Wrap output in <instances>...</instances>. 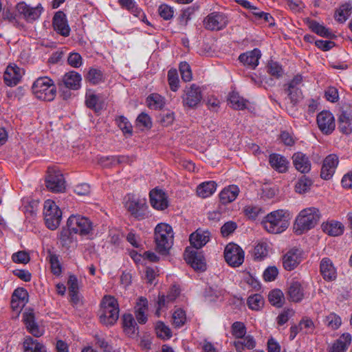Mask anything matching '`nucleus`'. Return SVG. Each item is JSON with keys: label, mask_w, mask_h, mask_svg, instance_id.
Listing matches in <instances>:
<instances>
[{"label": "nucleus", "mask_w": 352, "mask_h": 352, "mask_svg": "<svg viewBox=\"0 0 352 352\" xmlns=\"http://www.w3.org/2000/svg\"><path fill=\"white\" fill-rule=\"evenodd\" d=\"M119 305L115 297L104 296L100 302V321L104 325L114 324L119 318Z\"/></svg>", "instance_id": "obj_1"}, {"label": "nucleus", "mask_w": 352, "mask_h": 352, "mask_svg": "<svg viewBox=\"0 0 352 352\" xmlns=\"http://www.w3.org/2000/svg\"><path fill=\"white\" fill-rule=\"evenodd\" d=\"M156 250L162 255L168 253L173 244V232L170 226L160 223L155 228Z\"/></svg>", "instance_id": "obj_2"}, {"label": "nucleus", "mask_w": 352, "mask_h": 352, "mask_svg": "<svg viewBox=\"0 0 352 352\" xmlns=\"http://www.w3.org/2000/svg\"><path fill=\"white\" fill-rule=\"evenodd\" d=\"M319 210L314 207L307 208L300 211L294 224L295 232L301 234L313 228L320 219Z\"/></svg>", "instance_id": "obj_3"}, {"label": "nucleus", "mask_w": 352, "mask_h": 352, "mask_svg": "<svg viewBox=\"0 0 352 352\" xmlns=\"http://www.w3.org/2000/svg\"><path fill=\"white\" fill-rule=\"evenodd\" d=\"M32 89L38 99L44 101H52L56 95V86L47 76L38 78L33 83Z\"/></svg>", "instance_id": "obj_4"}, {"label": "nucleus", "mask_w": 352, "mask_h": 352, "mask_svg": "<svg viewBox=\"0 0 352 352\" xmlns=\"http://www.w3.org/2000/svg\"><path fill=\"white\" fill-rule=\"evenodd\" d=\"M264 228L270 233L278 234L285 230L289 222L282 210H276L268 214L262 221Z\"/></svg>", "instance_id": "obj_5"}, {"label": "nucleus", "mask_w": 352, "mask_h": 352, "mask_svg": "<svg viewBox=\"0 0 352 352\" xmlns=\"http://www.w3.org/2000/svg\"><path fill=\"white\" fill-rule=\"evenodd\" d=\"M43 216L46 226L54 230L60 223L62 211L54 201L47 199L44 203Z\"/></svg>", "instance_id": "obj_6"}, {"label": "nucleus", "mask_w": 352, "mask_h": 352, "mask_svg": "<svg viewBox=\"0 0 352 352\" xmlns=\"http://www.w3.org/2000/svg\"><path fill=\"white\" fill-rule=\"evenodd\" d=\"M68 227L75 234L80 236H86L91 233L93 230V223L91 220L81 215H71L67 221Z\"/></svg>", "instance_id": "obj_7"}, {"label": "nucleus", "mask_w": 352, "mask_h": 352, "mask_svg": "<svg viewBox=\"0 0 352 352\" xmlns=\"http://www.w3.org/2000/svg\"><path fill=\"white\" fill-rule=\"evenodd\" d=\"M228 16L221 12H213L209 14L204 20L206 29L211 31H219L228 24Z\"/></svg>", "instance_id": "obj_8"}, {"label": "nucleus", "mask_w": 352, "mask_h": 352, "mask_svg": "<svg viewBox=\"0 0 352 352\" xmlns=\"http://www.w3.org/2000/svg\"><path fill=\"white\" fill-rule=\"evenodd\" d=\"M224 257L229 265L239 267L244 261V252L238 245L230 243L225 248Z\"/></svg>", "instance_id": "obj_9"}, {"label": "nucleus", "mask_w": 352, "mask_h": 352, "mask_svg": "<svg viewBox=\"0 0 352 352\" xmlns=\"http://www.w3.org/2000/svg\"><path fill=\"white\" fill-rule=\"evenodd\" d=\"M182 98L184 106L190 108L196 107L202 100V93L200 87L195 84L186 86L184 89Z\"/></svg>", "instance_id": "obj_10"}, {"label": "nucleus", "mask_w": 352, "mask_h": 352, "mask_svg": "<svg viewBox=\"0 0 352 352\" xmlns=\"http://www.w3.org/2000/svg\"><path fill=\"white\" fill-rule=\"evenodd\" d=\"M46 187L54 192H60L65 190V180L60 170L49 168L45 179Z\"/></svg>", "instance_id": "obj_11"}, {"label": "nucleus", "mask_w": 352, "mask_h": 352, "mask_svg": "<svg viewBox=\"0 0 352 352\" xmlns=\"http://www.w3.org/2000/svg\"><path fill=\"white\" fill-rule=\"evenodd\" d=\"M16 9L19 14L29 23L37 20L43 12L41 4L39 3L36 7H32L23 1L17 3Z\"/></svg>", "instance_id": "obj_12"}, {"label": "nucleus", "mask_w": 352, "mask_h": 352, "mask_svg": "<svg viewBox=\"0 0 352 352\" xmlns=\"http://www.w3.org/2000/svg\"><path fill=\"white\" fill-rule=\"evenodd\" d=\"M285 86L287 87L285 91L287 94L291 104L294 107L302 98V93L301 91L302 77L300 75L295 76Z\"/></svg>", "instance_id": "obj_13"}, {"label": "nucleus", "mask_w": 352, "mask_h": 352, "mask_svg": "<svg viewBox=\"0 0 352 352\" xmlns=\"http://www.w3.org/2000/svg\"><path fill=\"white\" fill-rule=\"evenodd\" d=\"M186 263L196 271L204 272L206 269L205 258L201 252L186 248L184 254Z\"/></svg>", "instance_id": "obj_14"}, {"label": "nucleus", "mask_w": 352, "mask_h": 352, "mask_svg": "<svg viewBox=\"0 0 352 352\" xmlns=\"http://www.w3.org/2000/svg\"><path fill=\"white\" fill-rule=\"evenodd\" d=\"M316 121L320 131L324 135H330L335 130V118L329 111L320 112L317 115Z\"/></svg>", "instance_id": "obj_15"}, {"label": "nucleus", "mask_w": 352, "mask_h": 352, "mask_svg": "<svg viewBox=\"0 0 352 352\" xmlns=\"http://www.w3.org/2000/svg\"><path fill=\"white\" fill-rule=\"evenodd\" d=\"M124 206L131 215L139 219L144 217L146 210L148 208L146 199H135L133 197L129 198Z\"/></svg>", "instance_id": "obj_16"}, {"label": "nucleus", "mask_w": 352, "mask_h": 352, "mask_svg": "<svg viewBox=\"0 0 352 352\" xmlns=\"http://www.w3.org/2000/svg\"><path fill=\"white\" fill-rule=\"evenodd\" d=\"M338 129L346 135H349L352 132V107L347 106L343 108L338 116Z\"/></svg>", "instance_id": "obj_17"}, {"label": "nucleus", "mask_w": 352, "mask_h": 352, "mask_svg": "<svg viewBox=\"0 0 352 352\" xmlns=\"http://www.w3.org/2000/svg\"><path fill=\"white\" fill-rule=\"evenodd\" d=\"M302 260V251L297 248L289 250L283 258V265L286 270L291 271L296 268Z\"/></svg>", "instance_id": "obj_18"}, {"label": "nucleus", "mask_w": 352, "mask_h": 352, "mask_svg": "<svg viewBox=\"0 0 352 352\" xmlns=\"http://www.w3.org/2000/svg\"><path fill=\"white\" fill-rule=\"evenodd\" d=\"M339 160L336 155H329L323 161L320 176L322 179L328 180L333 175Z\"/></svg>", "instance_id": "obj_19"}, {"label": "nucleus", "mask_w": 352, "mask_h": 352, "mask_svg": "<svg viewBox=\"0 0 352 352\" xmlns=\"http://www.w3.org/2000/svg\"><path fill=\"white\" fill-rule=\"evenodd\" d=\"M54 30L63 36H68L70 33V28L67 23L66 15L62 11L56 12L52 21Z\"/></svg>", "instance_id": "obj_20"}, {"label": "nucleus", "mask_w": 352, "mask_h": 352, "mask_svg": "<svg viewBox=\"0 0 352 352\" xmlns=\"http://www.w3.org/2000/svg\"><path fill=\"white\" fill-rule=\"evenodd\" d=\"M151 205L156 210H163L168 206L167 197L164 191L155 188L149 193Z\"/></svg>", "instance_id": "obj_21"}, {"label": "nucleus", "mask_w": 352, "mask_h": 352, "mask_svg": "<svg viewBox=\"0 0 352 352\" xmlns=\"http://www.w3.org/2000/svg\"><path fill=\"white\" fill-rule=\"evenodd\" d=\"M261 56V51L255 48L253 50L241 54L239 56V60L245 66L254 69L258 65V60Z\"/></svg>", "instance_id": "obj_22"}, {"label": "nucleus", "mask_w": 352, "mask_h": 352, "mask_svg": "<svg viewBox=\"0 0 352 352\" xmlns=\"http://www.w3.org/2000/svg\"><path fill=\"white\" fill-rule=\"evenodd\" d=\"M292 160L296 169L301 173H309L311 170V162L309 157L303 153H295L292 156Z\"/></svg>", "instance_id": "obj_23"}, {"label": "nucleus", "mask_w": 352, "mask_h": 352, "mask_svg": "<svg viewBox=\"0 0 352 352\" xmlns=\"http://www.w3.org/2000/svg\"><path fill=\"white\" fill-rule=\"evenodd\" d=\"M210 234L208 230H197L190 236V244L197 250L204 246L210 240Z\"/></svg>", "instance_id": "obj_24"}, {"label": "nucleus", "mask_w": 352, "mask_h": 352, "mask_svg": "<svg viewBox=\"0 0 352 352\" xmlns=\"http://www.w3.org/2000/svg\"><path fill=\"white\" fill-rule=\"evenodd\" d=\"M289 300L294 302H299L305 297V288L298 281H293L288 288Z\"/></svg>", "instance_id": "obj_25"}, {"label": "nucleus", "mask_w": 352, "mask_h": 352, "mask_svg": "<svg viewBox=\"0 0 352 352\" xmlns=\"http://www.w3.org/2000/svg\"><path fill=\"white\" fill-rule=\"evenodd\" d=\"M23 318L26 327L31 334L35 337H40L43 334V330L35 322L34 314L32 311L25 312Z\"/></svg>", "instance_id": "obj_26"}, {"label": "nucleus", "mask_w": 352, "mask_h": 352, "mask_svg": "<svg viewBox=\"0 0 352 352\" xmlns=\"http://www.w3.org/2000/svg\"><path fill=\"white\" fill-rule=\"evenodd\" d=\"M320 272L326 280H333L336 278V270L329 258H324L320 261Z\"/></svg>", "instance_id": "obj_27"}, {"label": "nucleus", "mask_w": 352, "mask_h": 352, "mask_svg": "<svg viewBox=\"0 0 352 352\" xmlns=\"http://www.w3.org/2000/svg\"><path fill=\"white\" fill-rule=\"evenodd\" d=\"M239 193V188L236 185H230L224 188L219 193L221 204L226 205L236 199Z\"/></svg>", "instance_id": "obj_28"}, {"label": "nucleus", "mask_w": 352, "mask_h": 352, "mask_svg": "<svg viewBox=\"0 0 352 352\" xmlns=\"http://www.w3.org/2000/svg\"><path fill=\"white\" fill-rule=\"evenodd\" d=\"M21 78L20 69L16 66H8L3 74L4 82L8 86L17 85Z\"/></svg>", "instance_id": "obj_29"}, {"label": "nucleus", "mask_w": 352, "mask_h": 352, "mask_svg": "<svg viewBox=\"0 0 352 352\" xmlns=\"http://www.w3.org/2000/svg\"><path fill=\"white\" fill-rule=\"evenodd\" d=\"M122 324L124 331L126 335L131 337L138 335V327L132 314H124L122 316Z\"/></svg>", "instance_id": "obj_30"}, {"label": "nucleus", "mask_w": 352, "mask_h": 352, "mask_svg": "<svg viewBox=\"0 0 352 352\" xmlns=\"http://www.w3.org/2000/svg\"><path fill=\"white\" fill-rule=\"evenodd\" d=\"M81 76L78 72L72 71L68 72L63 77V82L67 88L76 90L80 87Z\"/></svg>", "instance_id": "obj_31"}, {"label": "nucleus", "mask_w": 352, "mask_h": 352, "mask_svg": "<svg viewBox=\"0 0 352 352\" xmlns=\"http://www.w3.org/2000/svg\"><path fill=\"white\" fill-rule=\"evenodd\" d=\"M269 162L271 166L279 173H285L287 170L288 162L279 154H271Z\"/></svg>", "instance_id": "obj_32"}, {"label": "nucleus", "mask_w": 352, "mask_h": 352, "mask_svg": "<svg viewBox=\"0 0 352 352\" xmlns=\"http://www.w3.org/2000/svg\"><path fill=\"white\" fill-rule=\"evenodd\" d=\"M351 342V336L348 333H343L333 344L331 352H346Z\"/></svg>", "instance_id": "obj_33"}, {"label": "nucleus", "mask_w": 352, "mask_h": 352, "mask_svg": "<svg viewBox=\"0 0 352 352\" xmlns=\"http://www.w3.org/2000/svg\"><path fill=\"white\" fill-rule=\"evenodd\" d=\"M217 189V184L214 181L205 182L197 187V195L201 198L211 196Z\"/></svg>", "instance_id": "obj_34"}, {"label": "nucleus", "mask_w": 352, "mask_h": 352, "mask_svg": "<svg viewBox=\"0 0 352 352\" xmlns=\"http://www.w3.org/2000/svg\"><path fill=\"white\" fill-rule=\"evenodd\" d=\"M239 339L234 342V346L237 352H242L245 349H252L256 346V341L253 336L250 335H245L243 338H239Z\"/></svg>", "instance_id": "obj_35"}, {"label": "nucleus", "mask_w": 352, "mask_h": 352, "mask_svg": "<svg viewBox=\"0 0 352 352\" xmlns=\"http://www.w3.org/2000/svg\"><path fill=\"white\" fill-rule=\"evenodd\" d=\"M323 231L330 236H337L344 232V226L338 221H331L322 225Z\"/></svg>", "instance_id": "obj_36"}, {"label": "nucleus", "mask_w": 352, "mask_h": 352, "mask_svg": "<svg viewBox=\"0 0 352 352\" xmlns=\"http://www.w3.org/2000/svg\"><path fill=\"white\" fill-rule=\"evenodd\" d=\"M24 352H46L45 346L37 340L27 337L23 342Z\"/></svg>", "instance_id": "obj_37"}, {"label": "nucleus", "mask_w": 352, "mask_h": 352, "mask_svg": "<svg viewBox=\"0 0 352 352\" xmlns=\"http://www.w3.org/2000/svg\"><path fill=\"white\" fill-rule=\"evenodd\" d=\"M120 5L130 11L134 16L142 18V21H144L146 18L144 12L140 9L135 2L133 0H119Z\"/></svg>", "instance_id": "obj_38"}, {"label": "nucleus", "mask_w": 352, "mask_h": 352, "mask_svg": "<svg viewBox=\"0 0 352 352\" xmlns=\"http://www.w3.org/2000/svg\"><path fill=\"white\" fill-rule=\"evenodd\" d=\"M85 79L91 85H98L104 81V76L101 70L91 68L87 72Z\"/></svg>", "instance_id": "obj_39"}, {"label": "nucleus", "mask_w": 352, "mask_h": 352, "mask_svg": "<svg viewBox=\"0 0 352 352\" xmlns=\"http://www.w3.org/2000/svg\"><path fill=\"white\" fill-rule=\"evenodd\" d=\"M309 28L311 30L320 36L331 38L334 36L333 34L330 31L329 29L327 28L324 25L320 24L316 21H312L310 23Z\"/></svg>", "instance_id": "obj_40"}, {"label": "nucleus", "mask_w": 352, "mask_h": 352, "mask_svg": "<svg viewBox=\"0 0 352 352\" xmlns=\"http://www.w3.org/2000/svg\"><path fill=\"white\" fill-rule=\"evenodd\" d=\"M268 300L270 302L276 307H281L284 304V296L280 289H274L269 293Z\"/></svg>", "instance_id": "obj_41"}, {"label": "nucleus", "mask_w": 352, "mask_h": 352, "mask_svg": "<svg viewBox=\"0 0 352 352\" xmlns=\"http://www.w3.org/2000/svg\"><path fill=\"white\" fill-rule=\"evenodd\" d=\"M116 122L118 126L125 135H132L133 126L126 118L123 116H120L116 118Z\"/></svg>", "instance_id": "obj_42"}, {"label": "nucleus", "mask_w": 352, "mask_h": 352, "mask_svg": "<svg viewBox=\"0 0 352 352\" xmlns=\"http://www.w3.org/2000/svg\"><path fill=\"white\" fill-rule=\"evenodd\" d=\"M228 100L235 109L242 110L246 107V100L241 98L238 93L232 91L230 94Z\"/></svg>", "instance_id": "obj_43"}, {"label": "nucleus", "mask_w": 352, "mask_h": 352, "mask_svg": "<svg viewBox=\"0 0 352 352\" xmlns=\"http://www.w3.org/2000/svg\"><path fill=\"white\" fill-rule=\"evenodd\" d=\"M126 157L124 156H107L100 157L98 163L103 167H110L123 162Z\"/></svg>", "instance_id": "obj_44"}, {"label": "nucleus", "mask_w": 352, "mask_h": 352, "mask_svg": "<svg viewBox=\"0 0 352 352\" xmlns=\"http://www.w3.org/2000/svg\"><path fill=\"white\" fill-rule=\"evenodd\" d=\"M351 6L348 4H344L341 6L336 12L335 18L340 23L344 22L347 18L351 15Z\"/></svg>", "instance_id": "obj_45"}, {"label": "nucleus", "mask_w": 352, "mask_h": 352, "mask_svg": "<svg viewBox=\"0 0 352 352\" xmlns=\"http://www.w3.org/2000/svg\"><path fill=\"white\" fill-rule=\"evenodd\" d=\"M72 230L68 227L67 228H63L60 232L59 240L60 243L63 247L69 248L73 243V235Z\"/></svg>", "instance_id": "obj_46"}, {"label": "nucleus", "mask_w": 352, "mask_h": 352, "mask_svg": "<svg viewBox=\"0 0 352 352\" xmlns=\"http://www.w3.org/2000/svg\"><path fill=\"white\" fill-rule=\"evenodd\" d=\"M312 181L306 176H302L295 185L296 192L300 194L306 192L310 189Z\"/></svg>", "instance_id": "obj_47"}, {"label": "nucleus", "mask_w": 352, "mask_h": 352, "mask_svg": "<svg viewBox=\"0 0 352 352\" xmlns=\"http://www.w3.org/2000/svg\"><path fill=\"white\" fill-rule=\"evenodd\" d=\"M148 106L151 109H160L164 105V98L158 94H151L147 98Z\"/></svg>", "instance_id": "obj_48"}, {"label": "nucleus", "mask_w": 352, "mask_h": 352, "mask_svg": "<svg viewBox=\"0 0 352 352\" xmlns=\"http://www.w3.org/2000/svg\"><path fill=\"white\" fill-rule=\"evenodd\" d=\"M155 331L157 336L162 339L167 340L172 336V333L169 327L161 321L157 322Z\"/></svg>", "instance_id": "obj_49"}, {"label": "nucleus", "mask_w": 352, "mask_h": 352, "mask_svg": "<svg viewBox=\"0 0 352 352\" xmlns=\"http://www.w3.org/2000/svg\"><path fill=\"white\" fill-rule=\"evenodd\" d=\"M168 82L170 89L173 91H176L179 87V80L178 74L176 69H171L168 72Z\"/></svg>", "instance_id": "obj_50"}, {"label": "nucleus", "mask_w": 352, "mask_h": 352, "mask_svg": "<svg viewBox=\"0 0 352 352\" xmlns=\"http://www.w3.org/2000/svg\"><path fill=\"white\" fill-rule=\"evenodd\" d=\"M248 305L252 310H259L264 305V299L260 294H254L248 299Z\"/></svg>", "instance_id": "obj_51"}, {"label": "nucleus", "mask_w": 352, "mask_h": 352, "mask_svg": "<svg viewBox=\"0 0 352 352\" xmlns=\"http://www.w3.org/2000/svg\"><path fill=\"white\" fill-rule=\"evenodd\" d=\"M325 324L332 329H337L341 325L342 320L340 316L334 313H331L325 318Z\"/></svg>", "instance_id": "obj_52"}, {"label": "nucleus", "mask_w": 352, "mask_h": 352, "mask_svg": "<svg viewBox=\"0 0 352 352\" xmlns=\"http://www.w3.org/2000/svg\"><path fill=\"white\" fill-rule=\"evenodd\" d=\"M267 69V72L270 75L276 78H280L283 73L282 67L278 63L274 61H270L268 63Z\"/></svg>", "instance_id": "obj_53"}, {"label": "nucleus", "mask_w": 352, "mask_h": 352, "mask_svg": "<svg viewBox=\"0 0 352 352\" xmlns=\"http://www.w3.org/2000/svg\"><path fill=\"white\" fill-rule=\"evenodd\" d=\"M160 16L164 20H170L173 17L174 9L167 4H162L158 8Z\"/></svg>", "instance_id": "obj_54"}, {"label": "nucleus", "mask_w": 352, "mask_h": 352, "mask_svg": "<svg viewBox=\"0 0 352 352\" xmlns=\"http://www.w3.org/2000/svg\"><path fill=\"white\" fill-rule=\"evenodd\" d=\"M179 71L182 78L185 82H189L192 78L190 66L186 62H182L179 65Z\"/></svg>", "instance_id": "obj_55"}, {"label": "nucleus", "mask_w": 352, "mask_h": 352, "mask_svg": "<svg viewBox=\"0 0 352 352\" xmlns=\"http://www.w3.org/2000/svg\"><path fill=\"white\" fill-rule=\"evenodd\" d=\"M185 311L181 309H177L173 314V323L176 327H180L186 322Z\"/></svg>", "instance_id": "obj_56"}, {"label": "nucleus", "mask_w": 352, "mask_h": 352, "mask_svg": "<svg viewBox=\"0 0 352 352\" xmlns=\"http://www.w3.org/2000/svg\"><path fill=\"white\" fill-rule=\"evenodd\" d=\"M246 333L245 324L241 322H234L232 325V334L236 338H243Z\"/></svg>", "instance_id": "obj_57"}, {"label": "nucleus", "mask_w": 352, "mask_h": 352, "mask_svg": "<svg viewBox=\"0 0 352 352\" xmlns=\"http://www.w3.org/2000/svg\"><path fill=\"white\" fill-rule=\"evenodd\" d=\"M254 256L256 259L262 260L268 254L267 245L265 243H259L254 248Z\"/></svg>", "instance_id": "obj_58"}, {"label": "nucleus", "mask_w": 352, "mask_h": 352, "mask_svg": "<svg viewBox=\"0 0 352 352\" xmlns=\"http://www.w3.org/2000/svg\"><path fill=\"white\" fill-rule=\"evenodd\" d=\"M28 294L25 289L18 287L14 291L12 298L19 301L22 305H25L28 301Z\"/></svg>", "instance_id": "obj_59"}, {"label": "nucleus", "mask_w": 352, "mask_h": 352, "mask_svg": "<svg viewBox=\"0 0 352 352\" xmlns=\"http://www.w3.org/2000/svg\"><path fill=\"white\" fill-rule=\"evenodd\" d=\"M299 327L300 330H304L306 333H312L314 330V323L311 319L304 317L299 322Z\"/></svg>", "instance_id": "obj_60"}, {"label": "nucleus", "mask_w": 352, "mask_h": 352, "mask_svg": "<svg viewBox=\"0 0 352 352\" xmlns=\"http://www.w3.org/2000/svg\"><path fill=\"white\" fill-rule=\"evenodd\" d=\"M244 213L249 219H255L261 212V208L256 206H246L243 209Z\"/></svg>", "instance_id": "obj_61"}, {"label": "nucleus", "mask_w": 352, "mask_h": 352, "mask_svg": "<svg viewBox=\"0 0 352 352\" xmlns=\"http://www.w3.org/2000/svg\"><path fill=\"white\" fill-rule=\"evenodd\" d=\"M174 120L175 116L173 112H163L158 117L159 122L165 126L170 125Z\"/></svg>", "instance_id": "obj_62"}, {"label": "nucleus", "mask_w": 352, "mask_h": 352, "mask_svg": "<svg viewBox=\"0 0 352 352\" xmlns=\"http://www.w3.org/2000/svg\"><path fill=\"white\" fill-rule=\"evenodd\" d=\"M67 62L70 66L78 68L82 63V56L76 52L70 53L67 58Z\"/></svg>", "instance_id": "obj_63"}, {"label": "nucleus", "mask_w": 352, "mask_h": 352, "mask_svg": "<svg viewBox=\"0 0 352 352\" xmlns=\"http://www.w3.org/2000/svg\"><path fill=\"white\" fill-rule=\"evenodd\" d=\"M12 261L16 263L26 264L30 261L29 254L24 251H19L12 254Z\"/></svg>", "instance_id": "obj_64"}]
</instances>
